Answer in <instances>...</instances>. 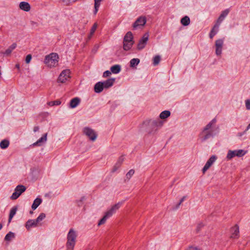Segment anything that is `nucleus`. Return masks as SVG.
Segmentation results:
<instances>
[{"instance_id": "10", "label": "nucleus", "mask_w": 250, "mask_h": 250, "mask_svg": "<svg viewBox=\"0 0 250 250\" xmlns=\"http://www.w3.org/2000/svg\"><path fill=\"white\" fill-rule=\"evenodd\" d=\"M246 153V151L242 149H239L236 150H229L227 158L230 160L235 156L242 157L244 156Z\"/></svg>"}, {"instance_id": "6", "label": "nucleus", "mask_w": 250, "mask_h": 250, "mask_svg": "<svg viewBox=\"0 0 250 250\" xmlns=\"http://www.w3.org/2000/svg\"><path fill=\"white\" fill-rule=\"evenodd\" d=\"M122 205V203L119 202L113 206L111 208L106 211L104 217L100 220L98 225L100 226L105 223L106 219L111 217L116 211L120 208Z\"/></svg>"}, {"instance_id": "29", "label": "nucleus", "mask_w": 250, "mask_h": 250, "mask_svg": "<svg viewBox=\"0 0 250 250\" xmlns=\"http://www.w3.org/2000/svg\"><path fill=\"white\" fill-rule=\"evenodd\" d=\"M181 22L183 25L187 26L189 24L190 19L188 16H185L181 19Z\"/></svg>"}, {"instance_id": "23", "label": "nucleus", "mask_w": 250, "mask_h": 250, "mask_svg": "<svg viewBox=\"0 0 250 250\" xmlns=\"http://www.w3.org/2000/svg\"><path fill=\"white\" fill-rule=\"evenodd\" d=\"M121 70V66L118 64L113 65L110 68L111 72L114 74H117L119 73Z\"/></svg>"}, {"instance_id": "36", "label": "nucleus", "mask_w": 250, "mask_h": 250, "mask_svg": "<svg viewBox=\"0 0 250 250\" xmlns=\"http://www.w3.org/2000/svg\"><path fill=\"white\" fill-rule=\"evenodd\" d=\"M45 214L44 213H42L40 214V215L37 217L36 219V222H37L39 224L41 221L43 220L45 217Z\"/></svg>"}, {"instance_id": "33", "label": "nucleus", "mask_w": 250, "mask_h": 250, "mask_svg": "<svg viewBox=\"0 0 250 250\" xmlns=\"http://www.w3.org/2000/svg\"><path fill=\"white\" fill-rule=\"evenodd\" d=\"M161 61V57L159 55L155 56L152 59L153 64L154 65H158Z\"/></svg>"}, {"instance_id": "12", "label": "nucleus", "mask_w": 250, "mask_h": 250, "mask_svg": "<svg viewBox=\"0 0 250 250\" xmlns=\"http://www.w3.org/2000/svg\"><path fill=\"white\" fill-rule=\"evenodd\" d=\"M149 35L147 33H146L142 38L140 40L138 45H137V49L139 50H141L143 49L146 44V42L148 40Z\"/></svg>"}, {"instance_id": "19", "label": "nucleus", "mask_w": 250, "mask_h": 250, "mask_svg": "<svg viewBox=\"0 0 250 250\" xmlns=\"http://www.w3.org/2000/svg\"><path fill=\"white\" fill-rule=\"evenodd\" d=\"M17 47V44L16 43H13L11 45H10L7 49L4 52V54L9 56L11 54L12 52Z\"/></svg>"}, {"instance_id": "34", "label": "nucleus", "mask_w": 250, "mask_h": 250, "mask_svg": "<svg viewBox=\"0 0 250 250\" xmlns=\"http://www.w3.org/2000/svg\"><path fill=\"white\" fill-rule=\"evenodd\" d=\"M14 237V233L10 231L6 235L4 238V240L7 241H9L12 239V238H13Z\"/></svg>"}, {"instance_id": "30", "label": "nucleus", "mask_w": 250, "mask_h": 250, "mask_svg": "<svg viewBox=\"0 0 250 250\" xmlns=\"http://www.w3.org/2000/svg\"><path fill=\"white\" fill-rule=\"evenodd\" d=\"M102 0H94V14L96 15L98 11L99 7L100 5V2Z\"/></svg>"}, {"instance_id": "37", "label": "nucleus", "mask_w": 250, "mask_h": 250, "mask_svg": "<svg viewBox=\"0 0 250 250\" xmlns=\"http://www.w3.org/2000/svg\"><path fill=\"white\" fill-rule=\"evenodd\" d=\"M98 27V24L97 23L95 22L93 26L92 27L90 33H91V35H93L94 32H95L96 30L97 29V28Z\"/></svg>"}, {"instance_id": "16", "label": "nucleus", "mask_w": 250, "mask_h": 250, "mask_svg": "<svg viewBox=\"0 0 250 250\" xmlns=\"http://www.w3.org/2000/svg\"><path fill=\"white\" fill-rule=\"evenodd\" d=\"M231 238H237L239 236V229L238 225H235L234 227H232L231 229Z\"/></svg>"}, {"instance_id": "18", "label": "nucleus", "mask_w": 250, "mask_h": 250, "mask_svg": "<svg viewBox=\"0 0 250 250\" xmlns=\"http://www.w3.org/2000/svg\"><path fill=\"white\" fill-rule=\"evenodd\" d=\"M39 224L37 222H36V219H29L26 222L25 227L28 230H29L31 228L38 226Z\"/></svg>"}, {"instance_id": "44", "label": "nucleus", "mask_w": 250, "mask_h": 250, "mask_svg": "<svg viewBox=\"0 0 250 250\" xmlns=\"http://www.w3.org/2000/svg\"><path fill=\"white\" fill-rule=\"evenodd\" d=\"M186 250H200L199 249L193 247H189Z\"/></svg>"}, {"instance_id": "21", "label": "nucleus", "mask_w": 250, "mask_h": 250, "mask_svg": "<svg viewBox=\"0 0 250 250\" xmlns=\"http://www.w3.org/2000/svg\"><path fill=\"white\" fill-rule=\"evenodd\" d=\"M47 133L44 134L40 139L36 142L34 143L33 146H41V143L46 142L47 140Z\"/></svg>"}, {"instance_id": "28", "label": "nucleus", "mask_w": 250, "mask_h": 250, "mask_svg": "<svg viewBox=\"0 0 250 250\" xmlns=\"http://www.w3.org/2000/svg\"><path fill=\"white\" fill-rule=\"evenodd\" d=\"M17 210V208L16 207H13L10 210L9 216V219H8V222H10L12 218L15 215V214L16 213V211Z\"/></svg>"}, {"instance_id": "41", "label": "nucleus", "mask_w": 250, "mask_h": 250, "mask_svg": "<svg viewBox=\"0 0 250 250\" xmlns=\"http://www.w3.org/2000/svg\"><path fill=\"white\" fill-rule=\"evenodd\" d=\"M186 196H183L181 199L180 200L179 203L178 204H177V205H176V208H178L180 205L181 204V203L185 200V199H186Z\"/></svg>"}, {"instance_id": "24", "label": "nucleus", "mask_w": 250, "mask_h": 250, "mask_svg": "<svg viewBox=\"0 0 250 250\" xmlns=\"http://www.w3.org/2000/svg\"><path fill=\"white\" fill-rule=\"evenodd\" d=\"M42 199L39 198H36L34 201V202L32 205V208L33 210L36 209L37 207L41 204L42 203Z\"/></svg>"}, {"instance_id": "2", "label": "nucleus", "mask_w": 250, "mask_h": 250, "mask_svg": "<svg viewBox=\"0 0 250 250\" xmlns=\"http://www.w3.org/2000/svg\"><path fill=\"white\" fill-rule=\"evenodd\" d=\"M215 119L212 120L204 128L202 132L200 133L199 137L202 142L209 139L213 136V130L212 126L213 125L216 123Z\"/></svg>"}, {"instance_id": "53", "label": "nucleus", "mask_w": 250, "mask_h": 250, "mask_svg": "<svg viewBox=\"0 0 250 250\" xmlns=\"http://www.w3.org/2000/svg\"><path fill=\"white\" fill-rule=\"evenodd\" d=\"M30 214L33 213V211H30Z\"/></svg>"}, {"instance_id": "51", "label": "nucleus", "mask_w": 250, "mask_h": 250, "mask_svg": "<svg viewBox=\"0 0 250 250\" xmlns=\"http://www.w3.org/2000/svg\"><path fill=\"white\" fill-rule=\"evenodd\" d=\"M93 35H91V33L89 34V35L88 36V39L90 40L91 38L92 37Z\"/></svg>"}, {"instance_id": "43", "label": "nucleus", "mask_w": 250, "mask_h": 250, "mask_svg": "<svg viewBox=\"0 0 250 250\" xmlns=\"http://www.w3.org/2000/svg\"><path fill=\"white\" fill-rule=\"evenodd\" d=\"M67 80V79H57V83H65L66 81Z\"/></svg>"}, {"instance_id": "54", "label": "nucleus", "mask_w": 250, "mask_h": 250, "mask_svg": "<svg viewBox=\"0 0 250 250\" xmlns=\"http://www.w3.org/2000/svg\"><path fill=\"white\" fill-rule=\"evenodd\" d=\"M90 250V249H87V250Z\"/></svg>"}, {"instance_id": "52", "label": "nucleus", "mask_w": 250, "mask_h": 250, "mask_svg": "<svg viewBox=\"0 0 250 250\" xmlns=\"http://www.w3.org/2000/svg\"><path fill=\"white\" fill-rule=\"evenodd\" d=\"M2 225L0 223V230L2 229Z\"/></svg>"}, {"instance_id": "48", "label": "nucleus", "mask_w": 250, "mask_h": 250, "mask_svg": "<svg viewBox=\"0 0 250 250\" xmlns=\"http://www.w3.org/2000/svg\"><path fill=\"white\" fill-rule=\"evenodd\" d=\"M33 130H34V132H37V131H39V126H35V127H34V129H33Z\"/></svg>"}, {"instance_id": "20", "label": "nucleus", "mask_w": 250, "mask_h": 250, "mask_svg": "<svg viewBox=\"0 0 250 250\" xmlns=\"http://www.w3.org/2000/svg\"><path fill=\"white\" fill-rule=\"evenodd\" d=\"M80 102V100L79 98H74L70 101V107L75 108L79 104Z\"/></svg>"}, {"instance_id": "3", "label": "nucleus", "mask_w": 250, "mask_h": 250, "mask_svg": "<svg viewBox=\"0 0 250 250\" xmlns=\"http://www.w3.org/2000/svg\"><path fill=\"white\" fill-rule=\"evenodd\" d=\"M115 79H107L106 81L97 83L94 86V91L96 93L101 92L104 88H108L111 87L114 83Z\"/></svg>"}, {"instance_id": "9", "label": "nucleus", "mask_w": 250, "mask_h": 250, "mask_svg": "<svg viewBox=\"0 0 250 250\" xmlns=\"http://www.w3.org/2000/svg\"><path fill=\"white\" fill-rule=\"evenodd\" d=\"M26 187L23 185H18L15 189V192L12 194L10 197L11 199H17L23 192L26 190Z\"/></svg>"}, {"instance_id": "25", "label": "nucleus", "mask_w": 250, "mask_h": 250, "mask_svg": "<svg viewBox=\"0 0 250 250\" xmlns=\"http://www.w3.org/2000/svg\"><path fill=\"white\" fill-rule=\"evenodd\" d=\"M9 141L8 140L4 139L0 143V147L2 149H5L8 147Z\"/></svg>"}, {"instance_id": "47", "label": "nucleus", "mask_w": 250, "mask_h": 250, "mask_svg": "<svg viewBox=\"0 0 250 250\" xmlns=\"http://www.w3.org/2000/svg\"><path fill=\"white\" fill-rule=\"evenodd\" d=\"M247 132V131L245 130L244 132H239L237 134V136H239V137H241L242 136V135H243L244 134H245L246 133V132Z\"/></svg>"}, {"instance_id": "46", "label": "nucleus", "mask_w": 250, "mask_h": 250, "mask_svg": "<svg viewBox=\"0 0 250 250\" xmlns=\"http://www.w3.org/2000/svg\"><path fill=\"white\" fill-rule=\"evenodd\" d=\"M30 23V24L32 26H37L38 25V23L34 21H31Z\"/></svg>"}, {"instance_id": "32", "label": "nucleus", "mask_w": 250, "mask_h": 250, "mask_svg": "<svg viewBox=\"0 0 250 250\" xmlns=\"http://www.w3.org/2000/svg\"><path fill=\"white\" fill-rule=\"evenodd\" d=\"M219 24H216L213 28H212V30L211 31V32L209 35V37L210 38H212L215 35L216 33L217 32V28L219 27Z\"/></svg>"}, {"instance_id": "39", "label": "nucleus", "mask_w": 250, "mask_h": 250, "mask_svg": "<svg viewBox=\"0 0 250 250\" xmlns=\"http://www.w3.org/2000/svg\"><path fill=\"white\" fill-rule=\"evenodd\" d=\"M31 59H32V56L30 54H29L28 55L26 56V58H25V62L26 63H29L31 60Z\"/></svg>"}, {"instance_id": "5", "label": "nucleus", "mask_w": 250, "mask_h": 250, "mask_svg": "<svg viewBox=\"0 0 250 250\" xmlns=\"http://www.w3.org/2000/svg\"><path fill=\"white\" fill-rule=\"evenodd\" d=\"M76 237L77 234L76 231L73 229H71L67 237V250H73L76 243Z\"/></svg>"}, {"instance_id": "31", "label": "nucleus", "mask_w": 250, "mask_h": 250, "mask_svg": "<svg viewBox=\"0 0 250 250\" xmlns=\"http://www.w3.org/2000/svg\"><path fill=\"white\" fill-rule=\"evenodd\" d=\"M140 62L139 59H133L130 62V66L131 67H135Z\"/></svg>"}, {"instance_id": "8", "label": "nucleus", "mask_w": 250, "mask_h": 250, "mask_svg": "<svg viewBox=\"0 0 250 250\" xmlns=\"http://www.w3.org/2000/svg\"><path fill=\"white\" fill-rule=\"evenodd\" d=\"M83 132L92 141H94L97 137L96 132L90 127H85L83 129Z\"/></svg>"}, {"instance_id": "42", "label": "nucleus", "mask_w": 250, "mask_h": 250, "mask_svg": "<svg viewBox=\"0 0 250 250\" xmlns=\"http://www.w3.org/2000/svg\"><path fill=\"white\" fill-rule=\"evenodd\" d=\"M246 108L248 110L250 109V100H247L246 101Z\"/></svg>"}, {"instance_id": "15", "label": "nucleus", "mask_w": 250, "mask_h": 250, "mask_svg": "<svg viewBox=\"0 0 250 250\" xmlns=\"http://www.w3.org/2000/svg\"><path fill=\"white\" fill-rule=\"evenodd\" d=\"M60 77L63 78H71L74 77L70 69H66L62 70L60 74Z\"/></svg>"}, {"instance_id": "22", "label": "nucleus", "mask_w": 250, "mask_h": 250, "mask_svg": "<svg viewBox=\"0 0 250 250\" xmlns=\"http://www.w3.org/2000/svg\"><path fill=\"white\" fill-rule=\"evenodd\" d=\"M124 159L121 157L119 158L118 161L116 163L115 166L113 167V169L112 170V172H115L121 166L123 162Z\"/></svg>"}, {"instance_id": "49", "label": "nucleus", "mask_w": 250, "mask_h": 250, "mask_svg": "<svg viewBox=\"0 0 250 250\" xmlns=\"http://www.w3.org/2000/svg\"><path fill=\"white\" fill-rule=\"evenodd\" d=\"M15 67H16V68H17L18 69H20V63H17L15 65Z\"/></svg>"}, {"instance_id": "11", "label": "nucleus", "mask_w": 250, "mask_h": 250, "mask_svg": "<svg viewBox=\"0 0 250 250\" xmlns=\"http://www.w3.org/2000/svg\"><path fill=\"white\" fill-rule=\"evenodd\" d=\"M146 22V18L145 16H140L139 17L133 24V29H135L138 28L143 27Z\"/></svg>"}, {"instance_id": "14", "label": "nucleus", "mask_w": 250, "mask_h": 250, "mask_svg": "<svg viewBox=\"0 0 250 250\" xmlns=\"http://www.w3.org/2000/svg\"><path fill=\"white\" fill-rule=\"evenodd\" d=\"M223 45V41L222 40H218L215 42V53L217 56H220L222 53V49Z\"/></svg>"}, {"instance_id": "27", "label": "nucleus", "mask_w": 250, "mask_h": 250, "mask_svg": "<svg viewBox=\"0 0 250 250\" xmlns=\"http://www.w3.org/2000/svg\"><path fill=\"white\" fill-rule=\"evenodd\" d=\"M228 13L229 11L228 10H226L223 12V13L218 18L216 23L219 25L221 22L224 20V18L228 15Z\"/></svg>"}, {"instance_id": "1", "label": "nucleus", "mask_w": 250, "mask_h": 250, "mask_svg": "<svg viewBox=\"0 0 250 250\" xmlns=\"http://www.w3.org/2000/svg\"><path fill=\"white\" fill-rule=\"evenodd\" d=\"M60 57L57 53L52 52L44 57L43 63L49 68L56 67L59 65Z\"/></svg>"}, {"instance_id": "35", "label": "nucleus", "mask_w": 250, "mask_h": 250, "mask_svg": "<svg viewBox=\"0 0 250 250\" xmlns=\"http://www.w3.org/2000/svg\"><path fill=\"white\" fill-rule=\"evenodd\" d=\"M61 101L59 100H57L54 101H51L47 103V104L49 106L58 105L61 104Z\"/></svg>"}, {"instance_id": "45", "label": "nucleus", "mask_w": 250, "mask_h": 250, "mask_svg": "<svg viewBox=\"0 0 250 250\" xmlns=\"http://www.w3.org/2000/svg\"><path fill=\"white\" fill-rule=\"evenodd\" d=\"M84 197H82L80 200V201L78 202V205L79 206H81L82 205V202L83 200H84Z\"/></svg>"}, {"instance_id": "38", "label": "nucleus", "mask_w": 250, "mask_h": 250, "mask_svg": "<svg viewBox=\"0 0 250 250\" xmlns=\"http://www.w3.org/2000/svg\"><path fill=\"white\" fill-rule=\"evenodd\" d=\"M134 170L130 169L126 174V179L128 180L130 179L131 176L134 174Z\"/></svg>"}, {"instance_id": "4", "label": "nucleus", "mask_w": 250, "mask_h": 250, "mask_svg": "<svg viewBox=\"0 0 250 250\" xmlns=\"http://www.w3.org/2000/svg\"><path fill=\"white\" fill-rule=\"evenodd\" d=\"M143 124L149 126L150 129L148 130V132L151 133L161 127L163 125V122L159 119L148 120L145 121Z\"/></svg>"}, {"instance_id": "40", "label": "nucleus", "mask_w": 250, "mask_h": 250, "mask_svg": "<svg viewBox=\"0 0 250 250\" xmlns=\"http://www.w3.org/2000/svg\"><path fill=\"white\" fill-rule=\"evenodd\" d=\"M111 71H106L103 74L104 77H109L111 74Z\"/></svg>"}, {"instance_id": "13", "label": "nucleus", "mask_w": 250, "mask_h": 250, "mask_svg": "<svg viewBox=\"0 0 250 250\" xmlns=\"http://www.w3.org/2000/svg\"><path fill=\"white\" fill-rule=\"evenodd\" d=\"M217 157L215 155H212L208 160L207 162L205 164L204 167L202 169L203 173L204 174L206 171L211 167L213 163L216 160Z\"/></svg>"}, {"instance_id": "26", "label": "nucleus", "mask_w": 250, "mask_h": 250, "mask_svg": "<svg viewBox=\"0 0 250 250\" xmlns=\"http://www.w3.org/2000/svg\"><path fill=\"white\" fill-rule=\"evenodd\" d=\"M170 115V112L168 110H165L161 113L160 114V118L161 119H165L167 118Z\"/></svg>"}, {"instance_id": "7", "label": "nucleus", "mask_w": 250, "mask_h": 250, "mask_svg": "<svg viewBox=\"0 0 250 250\" xmlns=\"http://www.w3.org/2000/svg\"><path fill=\"white\" fill-rule=\"evenodd\" d=\"M133 38V34L131 32H128L125 34L123 42V48L125 50H129L132 47L134 43Z\"/></svg>"}, {"instance_id": "17", "label": "nucleus", "mask_w": 250, "mask_h": 250, "mask_svg": "<svg viewBox=\"0 0 250 250\" xmlns=\"http://www.w3.org/2000/svg\"><path fill=\"white\" fill-rule=\"evenodd\" d=\"M19 8L25 12H29L31 9V6L29 3L25 1H22L19 4Z\"/></svg>"}, {"instance_id": "50", "label": "nucleus", "mask_w": 250, "mask_h": 250, "mask_svg": "<svg viewBox=\"0 0 250 250\" xmlns=\"http://www.w3.org/2000/svg\"><path fill=\"white\" fill-rule=\"evenodd\" d=\"M250 128V123L249 124V125H248L246 130L247 131Z\"/></svg>"}]
</instances>
